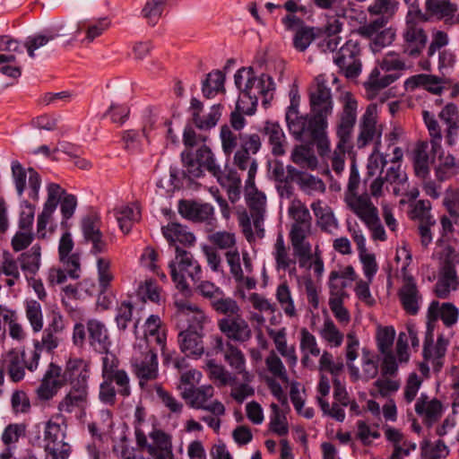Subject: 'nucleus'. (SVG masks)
Returning a JSON list of instances; mask_svg holds the SVG:
<instances>
[{"label":"nucleus","mask_w":459,"mask_h":459,"mask_svg":"<svg viewBox=\"0 0 459 459\" xmlns=\"http://www.w3.org/2000/svg\"><path fill=\"white\" fill-rule=\"evenodd\" d=\"M311 115H308V143H319L322 146L327 128V118L333 114V100L331 88L324 74L317 75L308 91Z\"/></svg>","instance_id":"1"},{"label":"nucleus","mask_w":459,"mask_h":459,"mask_svg":"<svg viewBox=\"0 0 459 459\" xmlns=\"http://www.w3.org/2000/svg\"><path fill=\"white\" fill-rule=\"evenodd\" d=\"M169 273L177 288L182 291L187 290L189 285L186 277L194 283L202 279V267L193 254L180 247H176L175 260L169 264Z\"/></svg>","instance_id":"2"},{"label":"nucleus","mask_w":459,"mask_h":459,"mask_svg":"<svg viewBox=\"0 0 459 459\" xmlns=\"http://www.w3.org/2000/svg\"><path fill=\"white\" fill-rule=\"evenodd\" d=\"M181 158L184 164L182 175L189 183L204 177V170L212 175V172H216L219 166L213 152L205 144L201 145L195 153L192 152H182Z\"/></svg>","instance_id":"3"},{"label":"nucleus","mask_w":459,"mask_h":459,"mask_svg":"<svg viewBox=\"0 0 459 459\" xmlns=\"http://www.w3.org/2000/svg\"><path fill=\"white\" fill-rule=\"evenodd\" d=\"M33 345L34 350L28 359H26L24 351H19L16 349H12L3 355V367L13 383H18L24 378L25 368L30 372L37 369L41 354L39 351V341H34Z\"/></svg>","instance_id":"4"},{"label":"nucleus","mask_w":459,"mask_h":459,"mask_svg":"<svg viewBox=\"0 0 459 459\" xmlns=\"http://www.w3.org/2000/svg\"><path fill=\"white\" fill-rule=\"evenodd\" d=\"M131 366L134 374L139 379V385L142 388L149 381L157 379L159 376L157 352L150 345L139 343L134 346Z\"/></svg>","instance_id":"5"},{"label":"nucleus","mask_w":459,"mask_h":459,"mask_svg":"<svg viewBox=\"0 0 459 459\" xmlns=\"http://www.w3.org/2000/svg\"><path fill=\"white\" fill-rule=\"evenodd\" d=\"M67 426L60 418L49 420L44 429V442L46 452L53 459H67L71 446L65 441Z\"/></svg>","instance_id":"6"},{"label":"nucleus","mask_w":459,"mask_h":459,"mask_svg":"<svg viewBox=\"0 0 459 459\" xmlns=\"http://www.w3.org/2000/svg\"><path fill=\"white\" fill-rule=\"evenodd\" d=\"M213 395L214 388L211 385L199 387L189 386L182 393L183 398L190 407L207 411L215 416H223L226 411L224 404L219 400L209 402Z\"/></svg>","instance_id":"7"},{"label":"nucleus","mask_w":459,"mask_h":459,"mask_svg":"<svg viewBox=\"0 0 459 459\" xmlns=\"http://www.w3.org/2000/svg\"><path fill=\"white\" fill-rule=\"evenodd\" d=\"M382 135V126L377 125V106L369 104L359 124V134L356 139V146L362 149L374 143L376 151L379 150Z\"/></svg>","instance_id":"8"},{"label":"nucleus","mask_w":459,"mask_h":459,"mask_svg":"<svg viewBox=\"0 0 459 459\" xmlns=\"http://www.w3.org/2000/svg\"><path fill=\"white\" fill-rule=\"evenodd\" d=\"M90 373L89 361L81 358L69 359L62 376L63 383L69 384V391L73 392L74 394L88 397V379Z\"/></svg>","instance_id":"9"},{"label":"nucleus","mask_w":459,"mask_h":459,"mask_svg":"<svg viewBox=\"0 0 459 459\" xmlns=\"http://www.w3.org/2000/svg\"><path fill=\"white\" fill-rule=\"evenodd\" d=\"M117 394L123 397L131 394L130 378L124 369L107 376L100 385L99 398L101 403L113 406L117 402Z\"/></svg>","instance_id":"10"},{"label":"nucleus","mask_w":459,"mask_h":459,"mask_svg":"<svg viewBox=\"0 0 459 459\" xmlns=\"http://www.w3.org/2000/svg\"><path fill=\"white\" fill-rule=\"evenodd\" d=\"M360 55L359 40L350 39L336 52L333 62L344 72L347 78H356L361 72Z\"/></svg>","instance_id":"11"},{"label":"nucleus","mask_w":459,"mask_h":459,"mask_svg":"<svg viewBox=\"0 0 459 459\" xmlns=\"http://www.w3.org/2000/svg\"><path fill=\"white\" fill-rule=\"evenodd\" d=\"M403 52L410 57H419L428 42V34L421 23L407 18L403 30Z\"/></svg>","instance_id":"12"},{"label":"nucleus","mask_w":459,"mask_h":459,"mask_svg":"<svg viewBox=\"0 0 459 459\" xmlns=\"http://www.w3.org/2000/svg\"><path fill=\"white\" fill-rule=\"evenodd\" d=\"M290 103L285 114V119L290 134L298 141L308 143V115H300L299 106L300 96L298 90H290Z\"/></svg>","instance_id":"13"},{"label":"nucleus","mask_w":459,"mask_h":459,"mask_svg":"<svg viewBox=\"0 0 459 459\" xmlns=\"http://www.w3.org/2000/svg\"><path fill=\"white\" fill-rule=\"evenodd\" d=\"M358 101L351 92L342 96V111L338 114L336 135L342 143H351L357 121Z\"/></svg>","instance_id":"14"},{"label":"nucleus","mask_w":459,"mask_h":459,"mask_svg":"<svg viewBox=\"0 0 459 459\" xmlns=\"http://www.w3.org/2000/svg\"><path fill=\"white\" fill-rule=\"evenodd\" d=\"M403 282L398 290V298L404 311L411 316L418 314L422 296L418 289L416 280L407 273L406 266L402 268Z\"/></svg>","instance_id":"15"},{"label":"nucleus","mask_w":459,"mask_h":459,"mask_svg":"<svg viewBox=\"0 0 459 459\" xmlns=\"http://www.w3.org/2000/svg\"><path fill=\"white\" fill-rule=\"evenodd\" d=\"M178 212L185 219L194 222H206L209 231H212L216 226L214 209L209 204L180 200L178 203Z\"/></svg>","instance_id":"16"},{"label":"nucleus","mask_w":459,"mask_h":459,"mask_svg":"<svg viewBox=\"0 0 459 459\" xmlns=\"http://www.w3.org/2000/svg\"><path fill=\"white\" fill-rule=\"evenodd\" d=\"M217 325L221 333L230 341L244 343L252 337V330L241 314L234 316H224L218 320Z\"/></svg>","instance_id":"17"},{"label":"nucleus","mask_w":459,"mask_h":459,"mask_svg":"<svg viewBox=\"0 0 459 459\" xmlns=\"http://www.w3.org/2000/svg\"><path fill=\"white\" fill-rule=\"evenodd\" d=\"M213 350L216 353L223 354L224 361L230 368L238 375L245 376L247 374L246 370V358L243 351L230 341L224 342L223 338L219 335L212 337Z\"/></svg>","instance_id":"18"},{"label":"nucleus","mask_w":459,"mask_h":459,"mask_svg":"<svg viewBox=\"0 0 459 459\" xmlns=\"http://www.w3.org/2000/svg\"><path fill=\"white\" fill-rule=\"evenodd\" d=\"M299 170L293 166H284L282 162L274 160L271 165V174L277 183L276 188L281 197L290 199L294 194L293 182L297 181Z\"/></svg>","instance_id":"19"},{"label":"nucleus","mask_w":459,"mask_h":459,"mask_svg":"<svg viewBox=\"0 0 459 459\" xmlns=\"http://www.w3.org/2000/svg\"><path fill=\"white\" fill-rule=\"evenodd\" d=\"M343 200L346 207L364 223L376 221L378 211L367 193L344 194Z\"/></svg>","instance_id":"20"},{"label":"nucleus","mask_w":459,"mask_h":459,"mask_svg":"<svg viewBox=\"0 0 459 459\" xmlns=\"http://www.w3.org/2000/svg\"><path fill=\"white\" fill-rule=\"evenodd\" d=\"M48 323L43 330L42 339L39 342V351L45 348L51 351L56 349L61 341V335L65 329V321L59 311L52 310L48 314Z\"/></svg>","instance_id":"21"},{"label":"nucleus","mask_w":459,"mask_h":459,"mask_svg":"<svg viewBox=\"0 0 459 459\" xmlns=\"http://www.w3.org/2000/svg\"><path fill=\"white\" fill-rule=\"evenodd\" d=\"M311 226L292 224L289 234L295 255L299 258L300 266L312 258V247L307 240L310 234Z\"/></svg>","instance_id":"22"},{"label":"nucleus","mask_w":459,"mask_h":459,"mask_svg":"<svg viewBox=\"0 0 459 459\" xmlns=\"http://www.w3.org/2000/svg\"><path fill=\"white\" fill-rule=\"evenodd\" d=\"M47 190L48 198L44 204L43 211L38 216L37 222V235L38 238H41L46 237V227L59 204L61 194L64 193L62 187L56 183L48 184Z\"/></svg>","instance_id":"23"},{"label":"nucleus","mask_w":459,"mask_h":459,"mask_svg":"<svg viewBox=\"0 0 459 459\" xmlns=\"http://www.w3.org/2000/svg\"><path fill=\"white\" fill-rule=\"evenodd\" d=\"M274 90V83L271 76L263 74L256 77L253 72V75L248 77V81L245 82L242 95L251 101L252 105L257 104L259 97L266 99L267 95Z\"/></svg>","instance_id":"24"},{"label":"nucleus","mask_w":459,"mask_h":459,"mask_svg":"<svg viewBox=\"0 0 459 459\" xmlns=\"http://www.w3.org/2000/svg\"><path fill=\"white\" fill-rule=\"evenodd\" d=\"M220 184V186L227 190L229 199L234 203L239 199L241 178L238 173L230 167L228 164L221 169L220 165L216 169V172L212 174Z\"/></svg>","instance_id":"25"},{"label":"nucleus","mask_w":459,"mask_h":459,"mask_svg":"<svg viewBox=\"0 0 459 459\" xmlns=\"http://www.w3.org/2000/svg\"><path fill=\"white\" fill-rule=\"evenodd\" d=\"M415 411L421 417L423 423L431 428L441 418L443 405L439 400L429 399L426 394H420L415 403Z\"/></svg>","instance_id":"26"},{"label":"nucleus","mask_w":459,"mask_h":459,"mask_svg":"<svg viewBox=\"0 0 459 459\" xmlns=\"http://www.w3.org/2000/svg\"><path fill=\"white\" fill-rule=\"evenodd\" d=\"M61 368L50 363L44 374L43 379L37 389L38 397L40 400L48 401L53 398L57 391L64 385L61 377Z\"/></svg>","instance_id":"27"},{"label":"nucleus","mask_w":459,"mask_h":459,"mask_svg":"<svg viewBox=\"0 0 459 459\" xmlns=\"http://www.w3.org/2000/svg\"><path fill=\"white\" fill-rule=\"evenodd\" d=\"M175 305L178 308L177 317L178 320L188 323L186 330L203 333L204 323L206 319L204 311L185 300L176 301Z\"/></svg>","instance_id":"28"},{"label":"nucleus","mask_w":459,"mask_h":459,"mask_svg":"<svg viewBox=\"0 0 459 459\" xmlns=\"http://www.w3.org/2000/svg\"><path fill=\"white\" fill-rule=\"evenodd\" d=\"M152 443L148 446L150 459H172L171 436L160 429H154L150 433Z\"/></svg>","instance_id":"29"},{"label":"nucleus","mask_w":459,"mask_h":459,"mask_svg":"<svg viewBox=\"0 0 459 459\" xmlns=\"http://www.w3.org/2000/svg\"><path fill=\"white\" fill-rule=\"evenodd\" d=\"M261 133L267 138L273 155L282 156L286 152V135L278 122L266 121Z\"/></svg>","instance_id":"30"},{"label":"nucleus","mask_w":459,"mask_h":459,"mask_svg":"<svg viewBox=\"0 0 459 459\" xmlns=\"http://www.w3.org/2000/svg\"><path fill=\"white\" fill-rule=\"evenodd\" d=\"M273 255L275 260L276 271L288 272L290 275L296 274V259L292 258L286 246L283 235L280 232L273 245Z\"/></svg>","instance_id":"31"},{"label":"nucleus","mask_w":459,"mask_h":459,"mask_svg":"<svg viewBox=\"0 0 459 459\" xmlns=\"http://www.w3.org/2000/svg\"><path fill=\"white\" fill-rule=\"evenodd\" d=\"M89 342L91 346L100 353L108 352L111 342L105 325L96 319H91L87 323Z\"/></svg>","instance_id":"32"},{"label":"nucleus","mask_w":459,"mask_h":459,"mask_svg":"<svg viewBox=\"0 0 459 459\" xmlns=\"http://www.w3.org/2000/svg\"><path fill=\"white\" fill-rule=\"evenodd\" d=\"M428 321L435 323L439 317L446 327L455 325L459 310L453 303H443L440 307L439 302L433 300L428 308Z\"/></svg>","instance_id":"33"},{"label":"nucleus","mask_w":459,"mask_h":459,"mask_svg":"<svg viewBox=\"0 0 459 459\" xmlns=\"http://www.w3.org/2000/svg\"><path fill=\"white\" fill-rule=\"evenodd\" d=\"M180 350L187 357H200L204 351L203 333L195 330H184L178 334Z\"/></svg>","instance_id":"34"},{"label":"nucleus","mask_w":459,"mask_h":459,"mask_svg":"<svg viewBox=\"0 0 459 459\" xmlns=\"http://www.w3.org/2000/svg\"><path fill=\"white\" fill-rule=\"evenodd\" d=\"M110 26V21L108 17L95 20H83L77 23L75 31L76 36L81 32H85V37L82 39V43L90 44L99 37H100Z\"/></svg>","instance_id":"35"},{"label":"nucleus","mask_w":459,"mask_h":459,"mask_svg":"<svg viewBox=\"0 0 459 459\" xmlns=\"http://www.w3.org/2000/svg\"><path fill=\"white\" fill-rule=\"evenodd\" d=\"M164 238L169 243V246L178 247L177 242L185 246H194L195 242V235L187 230L186 226L178 222H170L161 228Z\"/></svg>","instance_id":"36"},{"label":"nucleus","mask_w":459,"mask_h":459,"mask_svg":"<svg viewBox=\"0 0 459 459\" xmlns=\"http://www.w3.org/2000/svg\"><path fill=\"white\" fill-rule=\"evenodd\" d=\"M155 342L162 352H164L166 346V330L161 324L160 316L152 315L145 322L144 340L140 343L143 345H149L150 342Z\"/></svg>","instance_id":"37"},{"label":"nucleus","mask_w":459,"mask_h":459,"mask_svg":"<svg viewBox=\"0 0 459 459\" xmlns=\"http://www.w3.org/2000/svg\"><path fill=\"white\" fill-rule=\"evenodd\" d=\"M441 82L442 80L438 76L420 74L409 77L405 81L404 86L407 91H414L419 87H422L433 94L439 95L443 91V87L440 86Z\"/></svg>","instance_id":"38"},{"label":"nucleus","mask_w":459,"mask_h":459,"mask_svg":"<svg viewBox=\"0 0 459 459\" xmlns=\"http://www.w3.org/2000/svg\"><path fill=\"white\" fill-rule=\"evenodd\" d=\"M413 169L417 178L425 180L430 172L429 143L426 141L419 142L413 151Z\"/></svg>","instance_id":"39"},{"label":"nucleus","mask_w":459,"mask_h":459,"mask_svg":"<svg viewBox=\"0 0 459 459\" xmlns=\"http://www.w3.org/2000/svg\"><path fill=\"white\" fill-rule=\"evenodd\" d=\"M459 288V279L456 270H441L439 278L435 284L434 293L439 299H447L451 291Z\"/></svg>","instance_id":"40"},{"label":"nucleus","mask_w":459,"mask_h":459,"mask_svg":"<svg viewBox=\"0 0 459 459\" xmlns=\"http://www.w3.org/2000/svg\"><path fill=\"white\" fill-rule=\"evenodd\" d=\"M233 163L236 165L240 170L247 169V178L246 180L247 188L254 189V180L255 178V175L257 172V161L255 159H252L250 157V153H248L246 150H242L241 148L236 152L233 157Z\"/></svg>","instance_id":"41"},{"label":"nucleus","mask_w":459,"mask_h":459,"mask_svg":"<svg viewBox=\"0 0 459 459\" xmlns=\"http://www.w3.org/2000/svg\"><path fill=\"white\" fill-rule=\"evenodd\" d=\"M400 77L399 73H393L380 76L379 68H374L368 80L364 82V87L368 93L377 94L380 90L386 88Z\"/></svg>","instance_id":"42"},{"label":"nucleus","mask_w":459,"mask_h":459,"mask_svg":"<svg viewBox=\"0 0 459 459\" xmlns=\"http://www.w3.org/2000/svg\"><path fill=\"white\" fill-rule=\"evenodd\" d=\"M389 163V166H386V169L384 171L383 177L386 183L394 186V194L399 195L407 183V174L403 169L401 163L396 161Z\"/></svg>","instance_id":"43"},{"label":"nucleus","mask_w":459,"mask_h":459,"mask_svg":"<svg viewBox=\"0 0 459 459\" xmlns=\"http://www.w3.org/2000/svg\"><path fill=\"white\" fill-rule=\"evenodd\" d=\"M225 74L220 70H213L207 74L202 83V92L206 99H211L220 92H224Z\"/></svg>","instance_id":"44"},{"label":"nucleus","mask_w":459,"mask_h":459,"mask_svg":"<svg viewBox=\"0 0 459 459\" xmlns=\"http://www.w3.org/2000/svg\"><path fill=\"white\" fill-rule=\"evenodd\" d=\"M311 209L316 218L317 225L324 231H331L336 228L337 223L330 207L324 205L321 200H316L311 204Z\"/></svg>","instance_id":"45"},{"label":"nucleus","mask_w":459,"mask_h":459,"mask_svg":"<svg viewBox=\"0 0 459 459\" xmlns=\"http://www.w3.org/2000/svg\"><path fill=\"white\" fill-rule=\"evenodd\" d=\"M40 257L41 247L36 244L29 251L22 253L18 261L25 273L35 275L40 267Z\"/></svg>","instance_id":"46"},{"label":"nucleus","mask_w":459,"mask_h":459,"mask_svg":"<svg viewBox=\"0 0 459 459\" xmlns=\"http://www.w3.org/2000/svg\"><path fill=\"white\" fill-rule=\"evenodd\" d=\"M270 334L273 337L277 351L282 357L286 359V361L289 364V366H295L298 361L296 350L293 345H287L286 333L284 329L279 330L276 333L272 331Z\"/></svg>","instance_id":"47"},{"label":"nucleus","mask_w":459,"mask_h":459,"mask_svg":"<svg viewBox=\"0 0 459 459\" xmlns=\"http://www.w3.org/2000/svg\"><path fill=\"white\" fill-rule=\"evenodd\" d=\"M425 9L437 19L451 17L457 11V5L449 0H426Z\"/></svg>","instance_id":"48"},{"label":"nucleus","mask_w":459,"mask_h":459,"mask_svg":"<svg viewBox=\"0 0 459 459\" xmlns=\"http://www.w3.org/2000/svg\"><path fill=\"white\" fill-rule=\"evenodd\" d=\"M27 425L25 423L8 424L1 435V440L5 448H10L11 452L15 448L19 439L25 437Z\"/></svg>","instance_id":"49"},{"label":"nucleus","mask_w":459,"mask_h":459,"mask_svg":"<svg viewBox=\"0 0 459 459\" xmlns=\"http://www.w3.org/2000/svg\"><path fill=\"white\" fill-rule=\"evenodd\" d=\"M296 183L300 190L307 195H312L315 192L325 193L326 189L325 184L321 178L301 170H299Z\"/></svg>","instance_id":"50"},{"label":"nucleus","mask_w":459,"mask_h":459,"mask_svg":"<svg viewBox=\"0 0 459 459\" xmlns=\"http://www.w3.org/2000/svg\"><path fill=\"white\" fill-rule=\"evenodd\" d=\"M222 106L213 105L207 115L193 114V124L201 130H209L214 127L221 117Z\"/></svg>","instance_id":"51"},{"label":"nucleus","mask_w":459,"mask_h":459,"mask_svg":"<svg viewBox=\"0 0 459 459\" xmlns=\"http://www.w3.org/2000/svg\"><path fill=\"white\" fill-rule=\"evenodd\" d=\"M245 192L247 204L250 209V215L264 214L266 198L262 192L256 189L255 184L254 183V189H247L245 183Z\"/></svg>","instance_id":"52"},{"label":"nucleus","mask_w":459,"mask_h":459,"mask_svg":"<svg viewBox=\"0 0 459 459\" xmlns=\"http://www.w3.org/2000/svg\"><path fill=\"white\" fill-rule=\"evenodd\" d=\"M25 314L33 332H40L43 329V314L40 303L35 299L27 300Z\"/></svg>","instance_id":"53"},{"label":"nucleus","mask_w":459,"mask_h":459,"mask_svg":"<svg viewBox=\"0 0 459 459\" xmlns=\"http://www.w3.org/2000/svg\"><path fill=\"white\" fill-rule=\"evenodd\" d=\"M211 306L214 311L225 316H234L240 314L238 302L230 297H226L224 292L214 299Z\"/></svg>","instance_id":"54"},{"label":"nucleus","mask_w":459,"mask_h":459,"mask_svg":"<svg viewBox=\"0 0 459 459\" xmlns=\"http://www.w3.org/2000/svg\"><path fill=\"white\" fill-rule=\"evenodd\" d=\"M87 403L88 397L69 391L59 402L57 409L61 412L73 413L76 410H84Z\"/></svg>","instance_id":"55"},{"label":"nucleus","mask_w":459,"mask_h":459,"mask_svg":"<svg viewBox=\"0 0 459 459\" xmlns=\"http://www.w3.org/2000/svg\"><path fill=\"white\" fill-rule=\"evenodd\" d=\"M420 448L423 459L446 458L449 454L448 447L441 439H438L434 446L431 445L429 440H423Z\"/></svg>","instance_id":"56"},{"label":"nucleus","mask_w":459,"mask_h":459,"mask_svg":"<svg viewBox=\"0 0 459 459\" xmlns=\"http://www.w3.org/2000/svg\"><path fill=\"white\" fill-rule=\"evenodd\" d=\"M385 437L392 443L394 448L390 459H403L410 455L408 448L402 446L403 433L400 430L389 427L385 430Z\"/></svg>","instance_id":"57"},{"label":"nucleus","mask_w":459,"mask_h":459,"mask_svg":"<svg viewBox=\"0 0 459 459\" xmlns=\"http://www.w3.org/2000/svg\"><path fill=\"white\" fill-rule=\"evenodd\" d=\"M439 165L437 168L436 174L438 179L445 180L453 175H455L459 169V162L452 154L439 155Z\"/></svg>","instance_id":"58"},{"label":"nucleus","mask_w":459,"mask_h":459,"mask_svg":"<svg viewBox=\"0 0 459 459\" xmlns=\"http://www.w3.org/2000/svg\"><path fill=\"white\" fill-rule=\"evenodd\" d=\"M110 260L100 257L97 260L98 280L100 293H105L113 281L114 276L110 272Z\"/></svg>","instance_id":"59"},{"label":"nucleus","mask_w":459,"mask_h":459,"mask_svg":"<svg viewBox=\"0 0 459 459\" xmlns=\"http://www.w3.org/2000/svg\"><path fill=\"white\" fill-rule=\"evenodd\" d=\"M398 2L395 0H374L368 6L370 14L381 15L390 19L397 11Z\"/></svg>","instance_id":"60"},{"label":"nucleus","mask_w":459,"mask_h":459,"mask_svg":"<svg viewBox=\"0 0 459 459\" xmlns=\"http://www.w3.org/2000/svg\"><path fill=\"white\" fill-rule=\"evenodd\" d=\"M362 375L364 381L375 378L378 374V360L368 350H362Z\"/></svg>","instance_id":"61"},{"label":"nucleus","mask_w":459,"mask_h":459,"mask_svg":"<svg viewBox=\"0 0 459 459\" xmlns=\"http://www.w3.org/2000/svg\"><path fill=\"white\" fill-rule=\"evenodd\" d=\"M394 337L395 331L393 326L379 327L376 335L378 351L381 353L391 352Z\"/></svg>","instance_id":"62"},{"label":"nucleus","mask_w":459,"mask_h":459,"mask_svg":"<svg viewBox=\"0 0 459 459\" xmlns=\"http://www.w3.org/2000/svg\"><path fill=\"white\" fill-rule=\"evenodd\" d=\"M116 217L120 230L128 234L133 227L134 221L138 220L139 212L130 206H124L116 212Z\"/></svg>","instance_id":"63"},{"label":"nucleus","mask_w":459,"mask_h":459,"mask_svg":"<svg viewBox=\"0 0 459 459\" xmlns=\"http://www.w3.org/2000/svg\"><path fill=\"white\" fill-rule=\"evenodd\" d=\"M291 160L297 165L315 169L317 165L316 157L303 145L296 146L291 153Z\"/></svg>","instance_id":"64"}]
</instances>
